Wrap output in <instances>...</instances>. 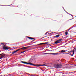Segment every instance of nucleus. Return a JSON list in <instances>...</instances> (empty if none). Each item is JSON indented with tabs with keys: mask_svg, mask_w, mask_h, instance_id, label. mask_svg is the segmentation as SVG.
<instances>
[{
	"mask_svg": "<svg viewBox=\"0 0 76 76\" xmlns=\"http://www.w3.org/2000/svg\"><path fill=\"white\" fill-rule=\"evenodd\" d=\"M61 53H44V54H52L54 56H57V55H59L61 54Z\"/></svg>",
	"mask_w": 76,
	"mask_h": 76,
	"instance_id": "f257e3e1",
	"label": "nucleus"
},
{
	"mask_svg": "<svg viewBox=\"0 0 76 76\" xmlns=\"http://www.w3.org/2000/svg\"><path fill=\"white\" fill-rule=\"evenodd\" d=\"M31 65H32V66H36V67H39V66H47L48 67V66H46L45 64H44L43 65H41L40 64H37L36 65H34L33 64H31Z\"/></svg>",
	"mask_w": 76,
	"mask_h": 76,
	"instance_id": "f03ea898",
	"label": "nucleus"
},
{
	"mask_svg": "<svg viewBox=\"0 0 76 76\" xmlns=\"http://www.w3.org/2000/svg\"><path fill=\"white\" fill-rule=\"evenodd\" d=\"M61 66H62V65L61 64H55L54 65V66L55 68H57L58 69V68H60L61 67Z\"/></svg>",
	"mask_w": 76,
	"mask_h": 76,
	"instance_id": "7ed1b4c3",
	"label": "nucleus"
},
{
	"mask_svg": "<svg viewBox=\"0 0 76 76\" xmlns=\"http://www.w3.org/2000/svg\"><path fill=\"white\" fill-rule=\"evenodd\" d=\"M3 48L4 50H9L10 48V47H7L5 45H4L3 46Z\"/></svg>",
	"mask_w": 76,
	"mask_h": 76,
	"instance_id": "20e7f679",
	"label": "nucleus"
},
{
	"mask_svg": "<svg viewBox=\"0 0 76 76\" xmlns=\"http://www.w3.org/2000/svg\"><path fill=\"white\" fill-rule=\"evenodd\" d=\"M5 56L6 55L5 54L2 55L1 54H0V59H2L3 58V57H5Z\"/></svg>",
	"mask_w": 76,
	"mask_h": 76,
	"instance_id": "39448f33",
	"label": "nucleus"
},
{
	"mask_svg": "<svg viewBox=\"0 0 76 76\" xmlns=\"http://www.w3.org/2000/svg\"><path fill=\"white\" fill-rule=\"evenodd\" d=\"M21 63H23V64H30V65H31V63H28L26 62L23 61H21Z\"/></svg>",
	"mask_w": 76,
	"mask_h": 76,
	"instance_id": "423d86ee",
	"label": "nucleus"
},
{
	"mask_svg": "<svg viewBox=\"0 0 76 76\" xmlns=\"http://www.w3.org/2000/svg\"><path fill=\"white\" fill-rule=\"evenodd\" d=\"M75 51H76V49H75L73 50V51L72 52V53L69 54L71 56H73V54H74V52H75Z\"/></svg>",
	"mask_w": 76,
	"mask_h": 76,
	"instance_id": "0eeeda50",
	"label": "nucleus"
},
{
	"mask_svg": "<svg viewBox=\"0 0 76 76\" xmlns=\"http://www.w3.org/2000/svg\"><path fill=\"white\" fill-rule=\"evenodd\" d=\"M60 41L58 40L56 42H55V44H58V43H60Z\"/></svg>",
	"mask_w": 76,
	"mask_h": 76,
	"instance_id": "6e6552de",
	"label": "nucleus"
},
{
	"mask_svg": "<svg viewBox=\"0 0 76 76\" xmlns=\"http://www.w3.org/2000/svg\"><path fill=\"white\" fill-rule=\"evenodd\" d=\"M28 48V47H24L23 48H22L21 49H23V50H25L26 49V48Z\"/></svg>",
	"mask_w": 76,
	"mask_h": 76,
	"instance_id": "1a4fd4ad",
	"label": "nucleus"
},
{
	"mask_svg": "<svg viewBox=\"0 0 76 76\" xmlns=\"http://www.w3.org/2000/svg\"><path fill=\"white\" fill-rule=\"evenodd\" d=\"M66 50H61V53H65Z\"/></svg>",
	"mask_w": 76,
	"mask_h": 76,
	"instance_id": "9d476101",
	"label": "nucleus"
},
{
	"mask_svg": "<svg viewBox=\"0 0 76 76\" xmlns=\"http://www.w3.org/2000/svg\"><path fill=\"white\" fill-rule=\"evenodd\" d=\"M28 38L29 39H32V40L34 39V38H33L29 37H28Z\"/></svg>",
	"mask_w": 76,
	"mask_h": 76,
	"instance_id": "9b49d317",
	"label": "nucleus"
},
{
	"mask_svg": "<svg viewBox=\"0 0 76 76\" xmlns=\"http://www.w3.org/2000/svg\"><path fill=\"white\" fill-rule=\"evenodd\" d=\"M60 37V35H57L56 36H55V37Z\"/></svg>",
	"mask_w": 76,
	"mask_h": 76,
	"instance_id": "f8f14e48",
	"label": "nucleus"
},
{
	"mask_svg": "<svg viewBox=\"0 0 76 76\" xmlns=\"http://www.w3.org/2000/svg\"><path fill=\"white\" fill-rule=\"evenodd\" d=\"M27 51H28V50H27ZM26 51H27V50H26L25 51H23L21 52V53H25V52H26Z\"/></svg>",
	"mask_w": 76,
	"mask_h": 76,
	"instance_id": "ddd939ff",
	"label": "nucleus"
},
{
	"mask_svg": "<svg viewBox=\"0 0 76 76\" xmlns=\"http://www.w3.org/2000/svg\"><path fill=\"white\" fill-rule=\"evenodd\" d=\"M15 53H16V52L15 51H14V52H13L12 53V54H15Z\"/></svg>",
	"mask_w": 76,
	"mask_h": 76,
	"instance_id": "4468645a",
	"label": "nucleus"
},
{
	"mask_svg": "<svg viewBox=\"0 0 76 76\" xmlns=\"http://www.w3.org/2000/svg\"><path fill=\"white\" fill-rule=\"evenodd\" d=\"M72 27H71L70 28H69V29H68V31H69V30H70V29H72Z\"/></svg>",
	"mask_w": 76,
	"mask_h": 76,
	"instance_id": "2eb2a0df",
	"label": "nucleus"
},
{
	"mask_svg": "<svg viewBox=\"0 0 76 76\" xmlns=\"http://www.w3.org/2000/svg\"><path fill=\"white\" fill-rule=\"evenodd\" d=\"M68 34L67 32H65V35H67Z\"/></svg>",
	"mask_w": 76,
	"mask_h": 76,
	"instance_id": "dca6fc26",
	"label": "nucleus"
},
{
	"mask_svg": "<svg viewBox=\"0 0 76 76\" xmlns=\"http://www.w3.org/2000/svg\"><path fill=\"white\" fill-rule=\"evenodd\" d=\"M59 41H62V39H59Z\"/></svg>",
	"mask_w": 76,
	"mask_h": 76,
	"instance_id": "f3484780",
	"label": "nucleus"
},
{
	"mask_svg": "<svg viewBox=\"0 0 76 76\" xmlns=\"http://www.w3.org/2000/svg\"><path fill=\"white\" fill-rule=\"evenodd\" d=\"M19 49H18L16 50H15L16 52H17V51H19Z\"/></svg>",
	"mask_w": 76,
	"mask_h": 76,
	"instance_id": "a211bd4d",
	"label": "nucleus"
},
{
	"mask_svg": "<svg viewBox=\"0 0 76 76\" xmlns=\"http://www.w3.org/2000/svg\"><path fill=\"white\" fill-rule=\"evenodd\" d=\"M48 32H46L45 34V35H47V33H48Z\"/></svg>",
	"mask_w": 76,
	"mask_h": 76,
	"instance_id": "6ab92c4d",
	"label": "nucleus"
},
{
	"mask_svg": "<svg viewBox=\"0 0 76 76\" xmlns=\"http://www.w3.org/2000/svg\"><path fill=\"white\" fill-rule=\"evenodd\" d=\"M63 54H67V53H63Z\"/></svg>",
	"mask_w": 76,
	"mask_h": 76,
	"instance_id": "aec40b11",
	"label": "nucleus"
},
{
	"mask_svg": "<svg viewBox=\"0 0 76 76\" xmlns=\"http://www.w3.org/2000/svg\"><path fill=\"white\" fill-rule=\"evenodd\" d=\"M72 51H70V52L68 51V53H72Z\"/></svg>",
	"mask_w": 76,
	"mask_h": 76,
	"instance_id": "412c9836",
	"label": "nucleus"
},
{
	"mask_svg": "<svg viewBox=\"0 0 76 76\" xmlns=\"http://www.w3.org/2000/svg\"><path fill=\"white\" fill-rule=\"evenodd\" d=\"M53 38H56L57 37H55H55H53Z\"/></svg>",
	"mask_w": 76,
	"mask_h": 76,
	"instance_id": "4be33fe9",
	"label": "nucleus"
},
{
	"mask_svg": "<svg viewBox=\"0 0 76 76\" xmlns=\"http://www.w3.org/2000/svg\"><path fill=\"white\" fill-rule=\"evenodd\" d=\"M66 54H69V53H66Z\"/></svg>",
	"mask_w": 76,
	"mask_h": 76,
	"instance_id": "5701e85b",
	"label": "nucleus"
},
{
	"mask_svg": "<svg viewBox=\"0 0 76 76\" xmlns=\"http://www.w3.org/2000/svg\"><path fill=\"white\" fill-rule=\"evenodd\" d=\"M63 8L64 10V7H63Z\"/></svg>",
	"mask_w": 76,
	"mask_h": 76,
	"instance_id": "b1692460",
	"label": "nucleus"
},
{
	"mask_svg": "<svg viewBox=\"0 0 76 76\" xmlns=\"http://www.w3.org/2000/svg\"><path fill=\"white\" fill-rule=\"evenodd\" d=\"M61 51H59V52H61Z\"/></svg>",
	"mask_w": 76,
	"mask_h": 76,
	"instance_id": "393cba45",
	"label": "nucleus"
},
{
	"mask_svg": "<svg viewBox=\"0 0 76 76\" xmlns=\"http://www.w3.org/2000/svg\"><path fill=\"white\" fill-rule=\"evenodd\" d=\"M28 62H30V61H29Z\"/></svg>",
	"mask_w": 76,
	"mask_h": 76,
	"instance_id": "a878e982",
	"label": "nucleus"
},
{
	"mask_svg": "<svg viewBox=\"0 0 76 76\" xmlns=\"http://www.w3.org/2000/svg\"><path fill=\"white\" fill-rule=\"evenodd\" d=\"M3 75H0V76H2Z\"/></svg>",
	"mask_w": 76,
	"mask_h": 76,
	"instance_id": "bb28decb",
	"label": "nucleus"
},
{
	"mask_svg": "<svg viewBox=\"0 0 76 76\" xmlns=\"http://www.w3.org/2000/svg\"><path fill=\"white\" fill-rule=\"evenodd\" d=\"M31 76H34V75H31Z\"/></svg>",
	"mask_w": 76,
	"mask_h": 76,
	"instance_id": "cd10ccee",
	"label": "nucleus"
},
{
	"mask_svg": "<svg viewBox=\"0 0 76 76\" xmlns=\"http://www.w3.org/2000/svg\"><path fill=\"white\" fill-rule=\"evenodd\" d=\"M45 43H46V44H48V43H47V42H46Z\"/></svg>",
	"mask_w": 76,
	"mask_h": 76,
	"instance_id": "c85d7f7f",
	"label": "nucleus"
},
{
	"mask_svg": "<svg viewBox=\"0 0 76 76\" xmlns=\"http://www.w3.org/2000/svg\"><path fill=\"white\" fill-rule=\"evenodd\" d=\"M69 14V15H71L70 14Z\"/></svg>",
	"mask_w": 76,
	"mask_h": 76,
	"instance_id": "c756f323",
	"label": "nucleus"
},
{
	"mask_svg": "<svg viewBox=\"0 0 76 76\" xmlns=\"http://www.w3.org/2000/svg\"><path fill=\"white\" fill-rule=\"evenodd\" d=\"M23 66H24V65H23Z\"/></svg>",
	"mask_w": 76,
	"mask_h": 76,
	"instance_id": "7c9ffc66",
	"label": "nucleus"
},
{
	"mask_svg": "<svg viewBox=\"0 0 76 76\" xmlns=\"http://www.w3.org/2000/svg\"><path fill=\"white\" fill-rule=\"evenodd\" d=\"M66 12L67 13V12Z\"/></svg>",
	"mask_w": 76,
	"mask_h": 76,
	"instance_id": "2f4dec72",
	"label": "nucleus"
},
{
	"mask_svg": "<svg viewBox=\"0 0 76 76\" xmlns=\"http://www.w3.org/2000/svg\"><path fill=\"white\" fill-rule=\"evenodd\" d=\"M40 44H41V43Z\"/></svg>",
	"mask_w": 76,
	"mask_h": 76,
	"instance_id": "473e14b6",
	"label": "nucleus"
}]
</instances>
